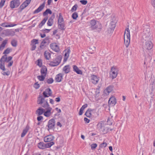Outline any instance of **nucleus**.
Returning a JSON list of instances; mask_svg holds the SVG:
<instances>
[{"label":"nucleus","mask_w":155,"mask_h":155,"mask_svg":"<svg viewBox=\"0 0 155 155\" xmlns=\"http://www.w3.org/2000/svg\"><path fill=\"white\" fill-rule=\"evenodd\" d=\"M52 92L51 90L49 88L46 89L43 93V96L39 95L38 98L37 103L38 104L44 103L45 101L48 102V100L45 99V97H48L51 95Z\"/></svg>","instance_id":"nucleus-1"},{"label":"nucleus","mask_w":155,"mask_h":155,"mask_svg":"<svg viewBox=\"0 0 155 155\" xmlns=\"http://www.w3.org/2000/svg\"><path fill=\"white\" fill-rule=\"evenodd\" d=\"M73 71H75L77 74H82V71L80 70L77 66L75 65L73 66Z\"/></svg>","instance_id":"nucleus-21"},{"label":"nucleus","mask_w":155,"mask_h":155,"mask_svg":"<svg viewBox=\"0 0 155 155\" xmlns=\"http://www.w3.org/2000/svg\"><path fill=\"white\" fill-rule=\"evenodd\" d=\"M54 80L53 78H49L47 80V82L49 84H52Z\"/></svg>","instance_id":"nucleus-49"},{"label":"nucleus","mask_w":155,"mask_h":155,"mask_svg":"<svg viewBox=\"0 0 155 155\" xmlns=\"http://www.w3.org/2000/svg\"><path fill=\"white\" fill-rule=\"evenodd\" d=\"M7 59V55L5 54L2 56L1 58L0 59V62L4 63L5 62H6Z\"/></svg>","instance_id":"nucleus-30"},{"label":"nucleus","mask_w":155,"mask_h":155,"mask_svg":"<svg viewBox=\"0 0 155 155\" xmlns=\"http://www.w3.org/2000/svg\"><path fill=\"white\" fill-rule=\"evenodd\" d=\"M62 58L61 56H57L53 61L50 62L49 64L51 66L54 67L58 65L60 63Z\"/></svg>","instance_id":"nucleus-6"},{"label":"nucleus","mask_w":155,"mask_h":155,"mask_svg":"<svg viewBox=\"0 0 155 155\" xmlns=\"http://www.w3.org/2000/svg\"><path fill=\"white\" fill-rule=\"evenodd\" d=\"M78 7V5L77 4H75L71 8V12H73L74 11H75L77 9Z\"/></svg>","instance_id":"nucleus-44"},{"label":"nucleus","mask_w":155,"mask_h":155,"mask_svg":"<svg viewBox=\"0 0 155 155\" xmlns=\"http://www.w3.org/2000/svg\"><path fill=\"white\" fill-rule=\"evenodd\" d=\"M37 65L40 67H41L42 65L41 60L40 59H38L37 60Z\"/></svg>","instance_id":"nucleus-48"},{"label":"nucleus","mask_w":155,"mask_h":155,"mask_svg":"<svg viewBox=\"0 0 155 155\" xmlns=\"http://www.w3.org/2000/svg\"><path fill=\"white\" fill-rule=\"evenodd\" d=\"M20 4V0H13L10 2V6L11 8L13 9L18 7Z\"/></svg>","instance_id":"nucleus-7"},{"label":"nucleus","mask_w":155,"mask_h":155,"mask_svg":"<svg viewBox=\"0 0 155 155\" xmlns=\"http://www.w3.org/2000/svg\"><path fill=\"white\" fill-rule=\"evenodd\" d=\"M31 45H32V46L31 47V51L34 50L35 49L36 47V44H32Z\"/></svg>","instance_id":"nucleus-57"},{"label":"nucleus","mask_w":155,"mask_h":155,"mask_svg":"<svg viewBox=\"0 0 155 155\" xmlns=\"http://www.w3.org/2000/svg\"><path fill=\"white\" fill-rule=\"evenodd\" d=\"M107 146V143L104 142L100 145L99 147L100 148H103L106 147Z\"/></svg>","instance_id":"nucleus-46"},{"label":"nucleus","mask_w":155,"mask_h":155,"mask_svg":"<svg viewBox=\"0 0 155 155\" xmlns=\"http://www.w3.org/2000/svg\"><path fill=\"white\" fill-rule=\"evenodd\" d=\"M150 27L148 25H144L143 31L142 33V38L145 41L147 40L150 36Z\"/></svg>","instance_id":"nucleus-4"},{"label":"nucleus","mask_w":155,"mask_h":155,"mask_svg":"<svg viewBox=\"0 0 155 155\" xmlns=\"http://www.w3.org/2000/svg\"><path fill=\"white\" fill-rule=\"evenodd\" d=\"M45 2H44L38 8L34 11L33 14L38 13L41 11L45 7Z\"/></svg>","instance_id":"nucleus-14"},{"label":"nucleus","mask_w":155,"mask_h":155,"mask_svg":"<svg viewBox=\"0 0 155 155\" xmlns=\"http://www.w3.org/2000/svg\"><path fill=\"white\" fill-rule=\"evenodd\" d=\"M15 32L12 30H9L6 31L5 35L6 36H13L15 35Z\"/></svg>","instance_id":"nucleus-25"},{"label":"nucleus","mask_w":155,"mask_h":155,"mask_svg":"<svg viewBox=\"0 0 155 155\" xmlns=\"http://www.w3.org/2000/svg\"><path fill=\"white\" fill-rule=\"evenodd\" d=\"M113 120L111 118H108L107 121V124L111 125L112 124Z\"/></svg>","instance_id":"nucleus-41"},{"label":"nucleus","mask_w":155,"mask_h":155,"mask_svg":"<svg viewBox=\"0 0 155 155\" xmlns=\"http://www.w3.org/2000/svg\"><path fill=\"white\" fill-rule=\"evenodd\" d=\"M50 30L48 29H43L42 30V31L44 32V33H48L49 32Z\"/></svg>","instance_id":"nucleus-58"},{"label":"nucleus","mask_w":155,"mask_h":155,"mask_svg":"<svg viewBox=\"0 0 155 155\" xmlns=\"http://www.w3.org/2000/svg\"><path fill=\"white\" fill-rule=\"evenodd\" d=\"M151 3L153 6L155 8V0H152Z\"/></svg>","instance_id":"nucleus-64"},{"label":"nucleus","mask_w":155,"mask_h":155,"mask_svg":"<svg viewBox=\"0 0 155 155\" xmlns=\"http://www.w3.org/2000/svg\"><path fill=\"white\" fill-rule=\"evenodd\" d=\"M84 110H83V109L81 108L80 110V111H79V115H81L82 114H83V111H84Z\"/></svg>","instance_id":"nucleus-62"},{"label":"nucleus","mask_w":155,"mask_h":155,"mask_svg":"<svg viewBox=\"0 0 155 155\" xmlns=\"http://www.w3.org/2000/svg\"><path fill=\"white\" fill-rule=\"evenodd\" d=\"M28 130V127L27 126L26 128L23 130V132L21 134V137H24L27 133Z\"/></svg>","instance_id":"nucleus-32"},{"label":"nucleus","mask_w":155,"mask_h":155,"mask_svg":"<svg viewBox=\"0 0 155 155\" xmlns=\"http://www.w3.org/2000/svg\"><path fill=\"white\" fill-rule=\"evenodd\" d=\"M116 103V99L114 97H111L108 101V104L111 106H114Z\"/></svg>","instance_id":"nucleus-12"},{"label":"nucleus","mask_w":155,"mask_h":155,"mask_svg":"<svg viewBox=\"0 0 155 155\" xmlns=\"http://www.w3.org/2000/svg\"><path fill=\"white\" fill-rule=\"evenodd\" d=\"M114 130V129H111L108 127H104L103 128V130H102V132L104 134H107L110 131H112Z\"/></svg>","instance_id":"nucleus-22"},{"label":"nucleus","mask_w":155,"mask_h":155,"mask_svg":"<svg viewBox=\"0 0 155 155\" xmlns=\"http://www.w3.org/2000/svg\"><path fill=\"white\" fill-rule=\"evenodd\" d=\"M114 28H112L109 27V28H108V33H112L114 30Z\"/></svg>","instance_id":"nucleus-53"},{"label":"nucleus","mask_w":155,"mask_h":155,"mask_svg":"<svg viewBox=\"0 0 155 155\" xmlns=\"http://www.w3.org/2000/svg\"><path fill=\"white\" fill-rule=\"evenodd\" d=\"M43 118V117L42 116H41L40 115L39 116L37 117V120L38 121H40L41 120H42Z\"/></svg>","instance_id":"nucleus-59"},{"label":"nucleus","mask_w":155,"mask_h":155,"mask_svg":"<svg viewBox=\"0 0 155 155\" xmlns=\"http://www.w3.org/2000/svg\"><path fill=\"white\" fill-rule=\"evenodd\" d=\"M10 52V50L9 48H7L3 52V54H9Z\"/></svg>","instance_id":"nucleus-54"},{"label":"nucleus","mask_w":155,"mask_h":155,"mask_svg":"<svg viewBox=\"0 0 155 155\" xmlns=\"http://www.w3.org/2000/svg\"><path fill=\"white\" fill-rule=\"evenodd\" d=\"M89 80L93 84H95L98 83L99 80L98 78H91Z\"/></svg>","instance_id":"nucleus-34"},{"label":"nucleus","mask_w":155,"mask_h":155,"mask_svg":"<svg viewBox=\"0 0 155 155\" xmlns=\"http://www.w3.org/2000/svg\"><path fill=\"white\" fill-rule=\"evenodd\" d=\"M55 18L54 13H53L51 16L49 18L47 22V25L48 26H51L53 23V19Z\"/></svg>","instance_id":"nucleus-15"},{"label":"nucleus","mask_w":155,"mask_h":155,"mask_svg":"<svg viewBox=\"0 0 155 155\" xmlns=\"http://www.w3.org/2000/svg\"><path fill=\"white\" fill-rule=\"evenodd\" d=\"M38 147L41 149H44L45 148V144L43 142H40L38 143Z\"/></svg>","instance_id":"nucleus-31"},{"label":"nucleus","mask_w":155,"mask_h":155,"mask_svg":"<svg viewBox=\"0 0 155 155\" xmlns=\"http://www.w3.org/2000/svg\"><path fill=\"white\" fill-rule=\"evenodd\" d=\"M63 70L66 73H68L70 71V67L69 65L65 66L63 68Z\"/></svg>","instance_id":"nucleus-35"},{"label":"nucleus","mask_w":155,"mask_h":155,"mask_svg":"<svg viewBox=\"0 0 155 155\" xmlns=\"http://www.w3.org/2000/svg\"><path fill=\"white\" fill-rule=\"evenodd\" d=\"M40 71L41 75H43L44 77H46L47 71V69L46 67L45 66H42Z\"/></svg>","instance_id":"nucleus-18"},{"label":"nucleus","mask_w":155,"mask_h":155,"mask_svg":"<svg viewBox=\"0 0 155 155\" xmlns=\"http://www.w3.org/2000/svg\"><path fill=\"white\" fill-rule=\"evenodd\" d=\"M11 44L13 46L15 47L17 45V41L15 40H12L11 41Z\"/></svg>","instance_id":"nucleus-39"},{"label":"nucleus","mask_w":155,"mask_h":155,"mask_svg":"<svg viewBox=\"0 0 155 155\" xmlns=\"http://www.w3.org/2000/svg\"><path fill=\"white\" fill-rule=\"evenodd\" d=\"M48 130L52 129L54 128L55 126V121L54 119L52 118L50 120L48 123Z\"/></svg>","instance_id":"nucleus-8"},{"label":"nucleus","mask_w":155,"mask_h":155,"mask_svg":"<svg viewBox=\"0 0 155 155\" xmlns=\"http://www.w3.org/2000/svg\"><path fill=\"white\" fill-rule=\"evenodd\" d=\"M153 47V43L151 41H147L145 43V45L144 46V49L148 50L151 49Z\"/></svg>","instance_id":"nucleus-10"},{"label":"nucleus","mask_w":155,"mask_h":155,"mask_svg":"<svg viewBox=\"0 0 155 155\" xmlns=\"http://www.w3.org/2000/svg\"><path fill=\"white\" fill-rule=\"evenodd\" d=\"M32 44H37L38 43V39H34L31 41Z\"/></svg>","instance_id":"nucleus-51"},{"label":"nucleus","mask_w":155,"mask_h":155,"mask_svg":"<svg viewBox=\"0 0 155 155\" xmlns=\"http://www.w3.org/2000/svg\"><path fill=\"white\" fill-rule=\"evenodd\" d=\"M44 102V103H42L39 104L41 105L42 107L45 109V111L44 112V115L47 117H48L52 114L51 111L52 109L50 107L48 102L45 101Z\"/></svg>","instance_id":"nucleus-3"},{"label":"nucleus","mask_w":155,"mask_h":155,"mask_svg":"<svg viewBox=\"0 0 155 155\" xmlns=\"http://www.w3.org/2000/svg\"><path fill=\"white\" fill-rule=\"evenodd\" d=\"M48 19V17H46L44 18L43 20L41 21V23L39 24V28H41L43 25H44L46 21H47V20Z\"/></svg>","instance_id":"nucleus-27"},{"label":"nucleus","mask_w":155,"mask_h":155,"mask_svg":"<svg viewBox=\"0 0 155 155\" xmlns=\"http://www.w3.org/2000/svg\"><path fill=\"white\" fill-rule=\"evenodd\" d=\"M110 77L111 78H116L117 74V69L115 67H112L111 69V71L110 73Z\"/></svg>","instance_id":"nucleus-9"},{"label":"nucleus","mask_w":155,"mask_h":155,"mask_svg":"<svg viewBox=\"0 0 155 155\" xmlns=\"http://www.w3.org/2000/svg\"><path fill=\"white\" fill-rule=\"evenodd\" d=\"M116 26L115 23L114 22L112 21L110 23V25H109V27H110L112 28H115Z\"/></svg>","instance_id":"nucleus-45"},{"label":"nucleus","mask_w":155,"mask_h":155,"mask_svg":"<svg viewBox=\"0 0 155 155\" xmlns=\"http://www.w3.org/2000/svg\"><path fill=\"white\" fill-rule=\"evenodd\" d=\"M48 14H52V12L51 10L49 8L47 9L43 14V16L45 17L46 15H48Z\"/></svg>","instance_id":"nucleus-29"},{"label":"nucleus","mask_w":155,"mask_h":155,"mask_svg":"<svg viewBox=\"0 0 155 155\" xmlns=\"http://www.w3.org/2000/svg\"><path fill=\"white\" fill-rule=\"evenodd\" d=\"M7 43V40H5L2 42V44L0 45V50H2L4 49Z\"/></svg>","instance_id":"nucleus-37"},{"label":"nucleus","mask_w":155,"mask_h":155,"mask_svg":"<svg viewBox=\"0 0 155 155\" xmlns=\"http://www.w3.org/2000/svg\"><path fill=\"white\" fill-rule=\"evenodd\" d=\"M58 26L59 29L61 30H64L65 29V24L64 22L58 23Z\"/></svg>","instance_id":"nucleus-20"},{"label":"nucleus","mask_w":155,"mask_h":155,"mask_svg":"<svg viewBox=\"0 0 155 155\" xmlns=\"http://www.w3.org/2000/svg\"><path fill=\"white\" fill-rule=\"evenodd\" d=\"M54 139V137L52 135H50L45 136L44 138V141L45 142H51Z\"/></svg>","instance_id":"nucleus-16"},{"label":"nucleus","mask_w":155,"mask_h":155,"mask_svg":"<svg viewBox=\"0 0 155 155\" xmlns=\"http://www.w3.org/2000/svg\"><path fill=\"white\" fill-rule=\"evenodd\" d=\"M87 107V104H85L83 105L81 108L83 109V110H84Z\"/></svg>","instance_id":"nucleus-63"},{"label":"nucleus","mask_w":155,"mask_h":155,"mask_svg":"<svg viewBox=\"0 0 155 155\" xmlns=\"http://www.w3.org/2000/svg\"><path fill=\"white\" fill-rule=\"evenodd\" d=\"M91 149L92 150L95 149L97 146V144L96 143H92L91 145Z\"/></svg>","instance_id":"nucleus-50"},{"label":"nucleus","mask_w":155,"mask_h":155,"mask_svg":"<svg viewBox=\"0 0 155 155\" xmlns=\"http://www.w3.org/2000/svg\"><path fill=\"white\" fill-rule=\"evenodd\" d=\"M7 24V23H2L1 25L3 27H8V25H7L6 24Z\"/></svg>","instance_id":"nucleus-60"},{"label":"nucleus","mask_w":155,"mask_h":155,"mask_svg":"<svg viewBox=\"0 0 155 155\" xmlns=\"http://www.w3.org/2000/svg\"><path fill=\"white\" fill-rule=\"evenodd\" d=\"M6 0H1L0 2V8H1L4 5Z\"/></svg>","instance_id":"nucleus-52"},{"label":"nucleus","mask_w":155,"mask_h":155,"mask_svg":"<svg viewBox=\"0 0 155 155\" xmlns=\"http://www.w3.org/2000/svg\"><path fill=\"white\" fill-rule=\"evenodd\" d=\"M150 81L151 82L150 85V90L151 91V92H152L155 89V80L154 78H151Z\"/></svg>","instance_id":"nucleus-17"},{"label":"nucleus","mask_w":155,"mask_h":155,"mask_svg":"<svg viewBox=\"0 0 155 155\" xmlns=\"http://www.w3.org/2000/svg\"><path fill=\"white\" fill-rule=\"evenodd\" d=\"M54 143L53 142H50L49 143H46L45 144V148L50 147L54 145Z\"/></svg>","instance_id":"nucleus-38"},{"label":"nucleus","mask_w":155,"mask_h":155,"mask_svg":"<svg viewBox=\"0 0 155 155\" xmlns=\"http://www.w3.org/2000/svg\"><path fill=\"white\" fill-rule=\"evenodd\" d=\"M80 2L81 4L83 5H86L87 3V1L86 0H81Z\"/></svg>","instance_id":"nucleus-56"},{"label":"nucleus","mask_w":155,"mask_h":155,"mask_svg":"<svg viewBox=\"0 0 155 155\" xmlns=\"http://www.w3.org/2000/svg\"><path fill=\"white\" fill-rule=\"evenodd\" d=\"M113 87L110 85L107 87L104 91L105 96L108 95L113 90Z\"/></svg>","instance_id":"nucleus-11"},{"label":"nucleus","mask_w":155,"mask_h":155,"mask_svg":"<svg viewBox=\"0 0 155 155\" xmlns=\"http://www.w3.org/2000/svg\"><path fill=\"white\" fill-rule=\"evenodd\" d=\"M12 59V57L11 56H9L8 58L7 57V59L6 62H8L10 61Z\"/></svg>","instance_id":"nucleus-61"},{"label":"nucleus","mask_w":155,"mask_h":155,"mask_svg":"<svg viewBox=\"0 0 155 155\" xmlns=\"http://www.w3.org/2000/svg\"><path fill=\"white\" fill-rule=\"evenodd\" d=\"M93 110L91 109H88L85 112V115L88 117H90L92 115V113L93 112Z\"/></svg>","instance_id":"nucleus-23"},{"label":"nucleus","mask_w":155,"mask_h":155,"mask_svg":"<svg viewBox=\"0 0 155 155\" xmlns=\"http://www.w3.org/2000/svg\"><path fill=\"white\" fill-rule=\"evenodd\" d=\"M28 5L24 2L20 6L18 9L20 10V12H21Z\"/></svg>","instance_id":"nucleus-28"},{"label":"nucleus","mask_w":155,"mask_h":155,"mask_svg":"<svg viewBox=\"0 0 155 155\" xmlns=\"http://www.w3.org/2000/svg\"><path fill=\"white\" fill-rule=\"evenodd\" d=\"M104 124L101 123L99 122L98 123L97 125V127L99 130L102 131V130H103V128L104 127Z\"/></svg>","instance_id":"nucleus-26"},{"label":"nucleus","mask_w":155,"mask_h":155,"mask_svg":"<svg viewBox=\"0 0 155 155\" xmlns=\"http://www.w3.org/2000/svg\"><path fill=\"white\" fill-rule=\"evenodd\" d=\"M42 41L44 43L48 45L50 43L49 38L48 37H46Z\"/></svg>","instance_id":"nucleus-42"},{"label":"nucleus","mask_w":155,"mask_h":155,"mask_svg":"<svg viewBox=\"0 0 155 155\" xmlns=\"http://www.w3.org/2000/svg\"><path fill=\"white\" fill-rule=\"evenodd\" d=\"M70 51L69 49V50H68V51H67V52L65 53V54H64V61H67V60L68 59L69 57V53H70Z\"/></svg>","instance_id":"nucleus-33"},{"label":"nucleus","mask_w":155,"mask_h":155,"mask_svg":"<svg viewBox=\"0 0 155 155\" xmlns=\"http://www.w3.org/2000/svg\"><path fill=\"white\" fill-rule=\"evenodd\" d=\"M64 21L62 15L61 13L59 14V15L58 17V23H60V22H63Z\"/></svg>","instance_id":"nucleus-36"},{"label":"nucleus","mask_w":155,"mask_h":155,"mask_svg":"<svg viewBox=\"0 0 155 155\" xmlns=\"http://www.w3.org/2000/svg\"><path fill=\"white\" fill-rule=\"evenodd\" d=\"M50 47L53 51L55 52H58L59 51V47L55 43L50 44Z\"/></svg>","instance_id":"nucleus-13"},{"label":"nucleus","mask_w":155,"mask_h":155,"mask_svg":"<svg viewBox=\"0 0 155 155\" xmlns=\"http://www.w3.org/2000/svg\"><path fill=\"white\" fill-rule=\"evenodd\" d=\"M89 26H90V28L91 30L95 31H97L99 32L102 28L101 25L99 24V25H96V21L94 19H93L90 20L89 22H87Z\"/></svg>","instance_id":"nucleus-2"},{"label":"nucleus","mask_w":155,"mask_h":155,"mask_svg":"<svg viewBox=\"0 0 155 155\" xmlns=\"http://www.w3.org/2000/svg\"><path fill=\"white\" fill-rule=\"evenodd\" d=\"M51 54L48 51H45L44 52V56L45 58L48 60L50 59L51 58Z\"/></svg>","instance_id":"nucleus-24"},{"label":"nucleus","mask_w":155,"mask_h":155,"mask_svg":"<svg viewBox=\"0 0 155 155\" xmlns=\"http://www.w3.org/2000/svg\"><path fill=\"white\" fill-rule=\"evenodd\" d=\"M34 87L35 89H38L40 87L39 84L38 83V82H36L34 84Z\"/></svg>","instance_id":"nucleus-55"},{"label":"nucleus","mask_w":155,"mask_h":155,"mask_svg":"<svg viewBox=\"0 0 155 155\" xmlns=\"http://www.w3.org/2000/svg\"><path fill=\"white\" fill-rule=\"evenodd\" d=\"M78 17V14L76 12H75L72 14V17L74 19H76Z\"/></svg>","instance_id":"nucleus-43"},{"label":"nucleus","mask_w":155,"mask_h":155,"mask_svg":"<svg viewBox=\"0 0 155 155\" xmlns=\"http://www.w3.org/2000/svg\"><path fill=\"white\" fill-rule=\"evenodd\" d=\"M0 68L1 69L4 71L5 70V63L0 62Z\"/></svg>","instance_id":"nucleus-47"},{"label":"nucleus","mask_w":155,"mask_h":155,"mask_svg":"<svg viewBox=\"0 0 155 155\" xmlns=\"http://www.w3.org/2000/svg\"><path fill=\"white\" fill-rule=\"evenodd\" d=\"M130 41V31L129 28H127L124 34V43L126 47L128 46Z\"/></svg>","instance_id":"nucleus-5"},{"label":"nucleus","mask_w":155,"mask_h":155,"mask_svg":"<svg viewBox=\"0 0 155 155\" xmlns=\"http://www.w3.org/2000/svg\"><path fill=\"white\" fill-rule=\"evenodd\" d=\"M45 44L43 41L41 42L39 47L40 50H42L46 47V45H45Z\"/></svg>","instance_id":"nucleus-40"},{"label":"nucleus","mask_w":155,"mask_h":155,"mask_svg":"<svg viewBox=\"0 0 155 155\" xmlns=\"http://www.w3.org/2000/svg\"><path fill=\"white\" fill-rule=\"evenodd\" d=\"M45 111V109L41 107H39L36 111V114L38 116L42 114Z\"/></svg>","instance_id":"nucleus-19"}]
</instances>
